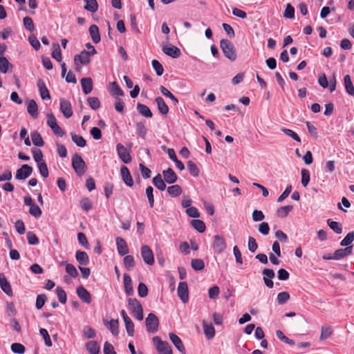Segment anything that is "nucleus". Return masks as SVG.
<instances>
[{
	"mask_svg": "<svg viewBox=\"0 0 354 354\" xmlns=\"http://www.w3.org/2000/svg\"><path fill=\"white\" fill-rule=\"evenodd\" d=\"M103 352L104 354H117L113 345L108 342H106L104 344Z\"/></svg>",
	"mask_w": 354,
	"mask_h": 354,
	"instance_id": "obj_64",
	"label": "nucleus"
},
{
	"mask_svg": "<svg viewBox=\"0 0 354 354\" xmlns=\"http://www.w3.org/2000/svg\"><path fill=\"white\" fill-rule=\"evenodd\" d=\"M169 339L175 347L183 354H185V348L182 340L174 333H169Z\"/></svg>",
	"mask_w": 354,
	"mask_h": 354,
	"instance_id": "obj_19",
	"label": "nucleus"
},
{
	"mask_svg": "<svg viewBox=\"0 0 354 354\" xmlns=\"http://www.w3.org/2000/svg\"><path fill=\"white\" fill-rule=\"evenodd\" d=\"M290 299V295L288 292L283 291L281 292L277 295V302L279 305L284 304L286 303Z\"/></svg>",
	"mask_w": 354,
	"mask_h": 354,
	"instance_id": "obj_48",
	"label": "nucleus"
},
{
	"mask_svg": "<svg viewBox=\"0 0 354 354\" xmlns=\"http://www.w3.org/2000/svg\"><path fill=\"white\" fill-rule=\"evenodd\" d=\"M53 50L52 52V57L57 62H60L62 59V53L59 45L58 44H54L53 46Z\"/></svg>",
	"mask_w": 354,
	"mask_h": 354,
	"instance_id": "obj_41",
	"label": "nucleus"
},
{
	"mask_svg": "<svg viewBox=\"0 0 354 354\" xmlns=\"http://www.w3.org/2000/svg\"><path fill=\"white\" fill-rule=\"evenodd\" d=\"M89 106L93 110H97L100 107V101L96 97H89L87 99Z\"/></svg>",
	"mask_w": 354,
	"mask_h": 354,
	"instance_id": "obj_44",
	"label": "nucleus"
},
{
	"mask_svg": "<svg viewBox=\"0 0 354 354\" xmlns=\"http://www.w3.org/2000/svg\"><path fill=\"white\" fill-rule=\"evenodd\" d=\"M111 91L113 95L122 96L124 95L123 91L120 88L118 84L113 82L111 84Z\"/></svg>",
	"mask_w": 354,
	"mask_h": 354,
	"instance_id": "obj_50",
	"label": "nucleus"
},
{
	"mask_svg": "<svg viewBox=\"0 0 354 354\" xmlns=\"http://www.w3.org/2000/svg\"><path fill=\"white\" fill-rule=\"evenodd\" d=\"M178 296L180 300L186 304L189 300V291L187 283L185 281L180 282L177 289Z\"/></svg>",
	"mask_w": 354,
	"mask_h": 354,
	"instance_id": "obj_10",
	"label": "nucleus"
},
{
	"mask_svg": "<svg viewBox=\"0 0 354 354\" xmlns=\"http://www.w3.org/2000/svg\"><path fill=\"white\" fill-rule=\"evenodd\" d=\"M75 257L78 263L82 266H86L89 262L88 256L85 252L77 251Z\"/></svg>",
	"mask_w": 354,
	"mask_h": 354,
	"instance_id": "obj_29",
	"label": "nucleus"
},
{
	"mask_svg": "<svg viewBox=\"0 0 354 354\" xmlns=\"http://www.w3.org/2000/svg\"><path fill=\"white\" fill-rule=\"evenodd\" d=\"M124 266L128 270H131L135 266L134 258L131 255H125L124 257Z\"/></svg>",
	"mask_w": 354,
	"mask_h": 354,
	"instance_id": "obj_40",
	"label": "nucleus"
},
{
	"mask_svg": "<svg viewBox=\"0 0 354 354\" xmlns=\"http://www.w3.org/2000/svg\"><path fill=\"white\" fill-rule=\"evenodd\" d=\"M89 33L95 44H98L100 41V35L97 26L95 24L91 25L89 28Z\"/></svg>",
	"mask_w": 354,
	"mask_h": 354,
	"instance_id": "obj_24",
	"label": "nucleus"
},
{
	"mask_svg": "<svg viewBox=\"0 0 354 354\" xmlns=\"http://www.w3.org/2000/svg\"><path fill=\"white\" fill-rule=\"evenodd\" d=\"M276 335H277V337L280 340L288 344V345L292 346L295 344V342L292 339H290L288 338L286 335H284V334L283 333V332L281 330H277L276 331Z\"/></svg>",
	"mask_w": 354,
	"mask_h": 354,
	"instance_id": "obj_52",
	"label": "nucleus"
},
{
	"mask_svg": "<svg viewBox=\"0 0 354 354\" xmlns=\"http://www.w3.org/2000/svg\"><path fill=\"white\" fill-rule=\"evenodd\" d=\"M152 341L159 354H173L171 348L167 342L162 341L158 336L153 337Z\"/></svg>",
	"mask_w": 354,
	"mask_h": 354,
	"instance_id": "obj_4",
	"label": "nucleus"
},
{
	"mask_svg": "<svg viewBox=\"0 0 354 354\" xmlns=\"http://www.w3.org/2000/svg\"><path fill=\"white\" fill-rule=\"evenodd\" d=\"M151 64L153 69L156 71L157 75H162L164 72V69L162 64L156 59L152 60Z\"/></svg>",
	"mask_w": 354,
	"mask_h": 354,
	"instance_id": "obj_58",
	"label": "nucleus"
},
{
	"mask_svg": "<svg viewBox=\"0 0 354 354\" xmlns=\"http://www.w3.org/2000/svg\"><path fill=\"white\" fill-rule=\"evenodd\" d=\"M31 138L34 145L37 147H42L44 145V142L40 133L37 131L31 133Z\"/></svg>",
	"mask_w": 354,
	"mask_h": 354,
	"instance_id": "obj_35",
	"label": "nucleus"
},
{
	"mask_svg": "<svg viewBox=\"0 0 354 354\" xmlns=\"http://www.w3.org/2000/svg\"><path fill=\"white\" fill-rule=\"evenodd\" d=\"M162 50L167 55L175 59L178 58L181 55L180 50L174 45L162 46Z\"/></svg>",
	"mask_w": 354,
	"mask_h": 354,
	"instance_id": "obj_13",
	"label": "nucleus"
},
{
	"mask_svg": "<svg viewBox=\"0 0 354 354\" xmlns=\"http://www.w3.org/2000/svg\"><path fill=\"white\" fill-rule=\"evenodd\" d=\"M83 334H84V337L87 339L93 338L96 335V333H95V330H93L88 326H84Z\"/></svg>",
	"mask_w": 354,
	"mask_h": 354,
	"instance_id": "obj_53",
	"label": "nucleus"
},
{
	"mask_svg": "<svg viewBox=\"0 0 354 354\" xmlns=\"http://www.w3.org/2000/svg\"><path fill=\"white\" fill-rule=\"evenodd\" d=\"M77 295L80 299L86 304H90L91 297L89 292L83 286H79L77 288Z\"/></svg>",
	"mask_w": 354,
	"mask_h": 354,
	"instance_id": "obj_18",
	"label": "nucleus"
},
{
	"mask_svg": "<svg viewBox=\"0 0 354 354\" xmlns=\"http://www.w3.org/2000/svg\"><path fill=\"white\" fill-rule=\"evenodd\" d=\"M9 66H12L6 57H0V71L3 73H6L8 71Z\"/></svg>",
	"mask_w": 354,
	"mask_h": 354,
	"instance_id": "obj_46",
	"label": "nucleus"
},
{
	"mask_svg": "<svg viewBox=\"0 0 354 354\" xmlns=\"http://www.w3.org/2000/svg\"><path fill=\"white\" fill-rule=\"evenodd\" d=\"M292 209V205H286L283 207H281L279 208L277 211V214L279 217L280 218H284L286 216L288 213Z\"/></svg>",
	"mask_w": 354,
	"mask_h": 354,
	"instance_id": "obj_47",
	"label": "nucleus"
},
{
	"mask_svg": "<svg viewBox=\"0 0 354 354\" xmlns=\"http://www.w3.org/2000/svg\"><path fill=\"white\" fill-rule=\"evenodd\" d=\"M213 239L214 252L217 254L222 253L227 247L225 239L219 235L214 236Z\"/></svg>",
	"mask_w": 354,
	"mask_h": 354,
	"instance_id": "obj_9",
	"label": "nucleus"
},
{
	"mask_svg": "<svg viewBox=\"0 0 354 354\" xmlns=\"http://www.w3.org/2000/svg\"><path fill=\"white\" fill-rule=\"evenodd\" d=\"M146 328L149 333H155L158 329L159 321L153 313H149L145 319Z\"/></svg>",
	"mask_w": 354,
	"mask_h": 354,
	"instance_id": "obj_5",
	"label": "nucleus"
},
{
	"mask_svg": "<svg viewBox=\"0 0 354 354\" xmlns=\"http://www.w3.org/2000/svg\"><path fill=\"white\" fill-rule=\"evenodd\" d=\"M91 61L88 53L84 50L79 55H75L74 64L75 68L77 71H81V66L80 64H88Z\"/></svg>",
	"mask_w": 354,
	"mask_h": 354,
	"instance_id": "obj_6",
	"label": "nucleus"
},
{
	"mask_svg": "<svg viewBox=\"0 0 354 354\" xmlns=\"http://www.w3.org/2000/svg\"><path fill=\"white\" fill-rule=\"evenodd\" d=\"M37 167H38L39 173L41 175V176H43L44 178H47L49 174H48V169L46 162L44 161L43 162L38 164Z\"/></svg>",
	"mask_w": 354,
	"mask_h": 354,
	"instance_id": "obj_61",
	"label": "nucleus"
},
{
	"mask_svg": "<svg viewBox=\"0 0 354 354\" xmlns=\"http://www.w3.org/2000/svg\"><path fill=\"white\" fill-rule=\"evenodd\" d=\"M60 110L66 118H71L73 114L71 102L64 98L60 99Z\"/></svg>",
	"mask_w": 354,
	"mask_h": 354,
	"instance_id": "obj_12",
	"label": "nucleus"
},
{
	"mask_svg": "<svg viewBox=\"0 0 354 354\" xmlns=\"http://www.w3.org/2000/svg\"><path fill=\"white\" fill-rule=\"evenodd\" d=\"M71 139L80 147H84L86 145V141L82 136L71 133Z\"/></svg>",
	"mask_w": 354,
	"mask_h": 354,
	"instance_id": "obj_39",
	"label": "nucleus"
},
{
	"mask_svg": "<svg viewBox=\"0 0 354 354\" xmlns=\"http://www.w3.org/2000/svg\"><path fill=\"white\" fill-rule=\"evenodd\" d=\"M104 324L108 326L113 335H118L119 333V323L118 319H111L110 322H104Z\"/></svg>",
	"mask_w": 354,
	"mask_h": 354,
	"instance_id": "obj_31",
	"label": "nucleus"
},
{
	"mask_svg": "<svg viewBox=\"0 0 354 354\" xmlns=\"http://www.w3.org/2000/svg\"><path fill=\"white\" fill-rule=\"evenodd\" d=\"M167 192L172 197H176L181 194L182 189L180 185H174L167 187Z\"/></svg>",
	"mask_w": 354,
	"mask_h": 354,
	"instance_id": "obj_38",
	"label": "nucleus"
},
{
	"mask_svg": "<svg viewBox=\"0 0 354 354\" xmlns=\"http://www.w3.org/2000/svg\"><path fill=\"white\" fill-rule=\"evenodd\" d=\"M162 175L165 182L169 184L174 183L177 180V176L171 168H168L162 171Z\"/></svg>",
	"mask_w": 354,
	"mask_h": 354,
	"instance_id": "obj_20",
	"label": "nucleus"
},
{
	"mask_svg": "<svg viewBox=\"0 0 354 354\" xmlns=\"http://www.w3.org/2000/svg\"><path fill=\"white\" fill-rule=\"evenodd\" d=\"M187 167L189 173L194 177H197L199 176L200 170L195 162L192 160H189L187 162Z\"/></svg>",
	"mask_w": 354,
	"mask_h": 354,
	"instance_id": "obj_36",
	"label": "nucleus"
},
{
	"mask_svg": "<svg viewBox=\"0 0 354 354\" xmlns=\"http://www.w3.org/2000/svg\"><path fill=\"white\" fill-rule=\"evenodd\" d=\"M32 170V167L30 165H23L21 168L17 170L15 178L17 180H25L31 175Z\"/></svg>",
	"mask_w": 354,
	"mask_h": 354,
	"instance_id": "obj_11",
	"label": "nucleus"
},
{
	"mask_svg": "<svg viewBox=\"0 0 354 354\" xmlns=\"http://www.w3.org/2000/svg\"><path fill=\"white\" fill-rule=\"evenodd\" d=\"M124 325L127 330V333L129 336L132 337L134 334V324L131 319L124 321Z\"/></svg>",
	"mask_w": 354,
	"mask_h": 354,
	"instance_id": "obj_56",
	"label": "nucleus"
},
{
	"mask_svg": "<svg viewBox=\"0 0 354 354\" xmlns=\"http://www.w3.org/2000/svg\"><path fill=\"white\" fill-rule=\"evenodd\" d=\"M141 175L143 178H149L151 176V171L147 167L144 165L142 163H140L139 165Z\"/></svg>",
	"mask_w": 354,
	"mask_h": 354,
	"instance_id": "obj_62",
	"label": "nucleus"
},
{
	"mask_svg": "<svg viewBox=\"0 0 354 354\" xmlns=\"http://www.w3.org/2000/svg\"><path fill=\"white\" fill-rule=\"evenodd\" d=\"M192 267L195 270H201L204 268L205 264L202 259H195L192 261Z\"/></svg>",
	"mask_w": 354,
	"mask_h": 354,
	"instance_id": "obj_55",
	"label": "nucleus"
},
{
	"mask_svg": "<svg viewBox=\"0 0 354 354\" xmlns=\"http://www.w3.org/2000/svg\"><path fill=\"white\" fill-rule=\"evenodd\" d=\"M124 290L127 295H132L133 293V288L132 286V281L131 277L127 274H124Z\"/></svg>",
	"mask_w": 354,
	"mask_h": 354,
	"instance_id": "obj_26",
	"label": "nucleus"
},
{
	"mask_svg": "<svg viewBox=\"0 0 354 354\" xmlns=\"http://www.w3.org/2000/svg\"><path fill=\"white\" fill-rule=\"evenodd\" d=\"M11 351L17 354H24L25 353V346L20 343H13L11 345Z\"/></svg>",
	"mask_w": 354,
	"mask_h": 354,
	"instance_id": "obj_49",
	"label": "nucleus"
},
{
	"mask_svg": "<svg viewBox=\"0 0 354 354\" xmlns=\"http://www.w3.org/2000/svg\"><path fill=\"white\" fill-rule=\"evenodd\" d=\"M136 129L137 134L142 139H145L147 134V129L145 123L143 122H137L136 124Z\"/></svg>",
	"mask_w": 354,
	"mask_h": 354,
	"instance_id": "obj_37",
	"label": "nucleus"
},
{
	"mask_svg": "<svg viewBox=\"0 0 354 354\" xmlns=\"http://www.w3.org/2000/svg\"><path fill=\"white\" fill-rule=\"evenodd\" d=\"M56 292L57 294V297L60 303L64 304L66 302L67 297L66 293L64 290V289L61 287H57Z\"/></svg>",
	"mask_w": 354,
	"mask_h": 354,
	"instance_id": "obj_51",
	"label": "nucleus"
},
{
	"mask_svg": "<svg viewBox=\"0 0 354 354\" xmlns=\"http://www.w3.org/2000/svg\"><path fill=\"white\" fill-rule=\"evenodd\" d=\"M220 47L224 55L230 61H234L236 59V50L230 41L226 39H221L220 41Z\"/></svg>",
	"mask_w": 354,
	"mask_h": 354,
	"instance_id": "obj_1",
	"label": "nucleus"
},
{
	"mask_svg": "<svg viewBox=\"0 0 354 354\" xmlns=\"http://www.w3.org/2000/svg\"><path fill=\"white\" fill-rule=\"evenodd\" d=\"M141 255L146 264L152 266L154 263L153 253L148 245H145L141 247Z\"/></svg>",
	"mask_w": 354,
	"mask_h": 354,
	"instance_id": "obj_8",
	"label": "nucleus"
},
{
	"mask_svg": "<svg viewBox=\"0 0 354 354\" xmlns=\"http://www.w3.org/2000/svg\"><path fill=\"white\" fill-rule=\"evenodd\" d=\"M283 16L286 18L292 19L295 17V8L294 7L290 5V3H288L286 5Z\"/></svg>",
	"mask_w": 354,
	"mask_h": 354,
	"instance_id": "obj_60",
	"label": "nucleus"
},
{
	"mask_svg": "<svg viewBox=\"0 0 354 354\" xmlns=\"http://www.w3.org/2000/svg\"><path fill=\"white\" fill-rule=\"evenodd\" d=\"M32 155H33V158L37 165L45 161L44 160H43V153L40 149H33Z\"/></svg>",
	"mask_w": 354,
	"mask_h": 354,
	"instance_id": "obj_54",
	"label": "nucleus"
},
{
	"mask_svg": "<svg viewBox=\"0 0 354 354\" xmlns=\"http://www.w3.org/2000/svg\"><path fill=\"white\" fill-rule=\"evenodd\" d=\"M39 333L44 337L45 344L47 346H51L52 342H51L50 337L47 330L45 328H41L39 330Z\"/></svg>",
	"mask_w": 354,
	"mask_h": 354,
	"instance_id": "obj_57",
	"label": "nucleus"
},
{
	"mask_svg": "<svg viewBox=\"0 0 354 354\" xmlns=\"http://www.w3.org/2000/svg\"><path fill=\"white\" fill-rule=\"evenodd\" d=\"M27 111L33 118H37L38 106L37 104L34 100H30L29 101L27 106Z\"/></svg>",
	"mask_w": 354,
	"mask_h": 354,
	"instance_id": "obj_27",
	"label": "nucleus"
},
{
	"mask_svg": "<svg viewBox=\"0 0 354 354\" xmlns=\"http://www.w3.org/2000/svg\"><path fill=\"white\" fill-rule=\"evenodd\" d=\"M203 326L204 333L208 339H212L215 335V330L212 324L207 323L205 320L203 321Z\"/></svg>",
	"mask_w": 354,
	"mask_h": 354,
	"instance_id": "obj_23",
	"label": "nucleus"
},
{
	"mask_svg": "<svg viewBox=\"0 0 354 354\" xmlns=\"http://www.w3.org/2000/svg\"><path fill=\"white\" fill-rule=\"evenodd\" d=\"M137 110L142 116L146 118H151L153 116L152 112L149 108L141 103L137 104Z\"/></svg>",
	"mask_w": 354,
	"mask_h": 354,
	"instance_id": "obj_30",
	"label": "nucleus"
},
{
	"mask_svg": "<svg viewBox=\"0 0 354 354\" xmlns=\"http://www.w3.org/2000/svg\"><path fill=\"white\" fill-rule=\"evenodd\" d=\"M263 281L267 287L272 288L273 287V281L272 279L274 277L275 274L273 270L265 268L263 270Z\"/></svg>",
	"mask_w": 354,
	"mask_h": 354,
	"instance_id": "obj_14",
	"label": "nucleus"
},
{
	"mask_svg": "<svg viewBox=\"0 0 354 354\" xmlns=\"http://www.w3.org/2000/svg\"><path fill=\"white\" fill-rule=\"evenodd\" d=\"M333 333L332 328L328 326H324L321 329L320 340L328 339Z\"/></svg>",
	"mask_w": 354,
	"mask_h": 354,
	"instance_id": "obj_42",
	"label": "nucleus"
},
{
	"mask_svg": "<svg viewBox=\"0 0 354 354\" xmlns=\"http://www.w3.org/2000/svg\"><path fill=\"white\" fill-rule=\"evenodd\" d=\"M84 9L91 12H95L98 9V4L96 0H84Z\"/></svg>",
	"mask_w": 354,
	"mask_h": 354,
	"instance_id": "obj_34",
	"label": "nucleus"
},
{
	"mask_svg": "<svg viewBox=\"0 0 354 354\" xmlns=\"http://www.w3.org/2000/svg\"><path fill=\"white\" fill-rule=\"evenodd\" d=\"M301 174V184L306 187L310 182V171L306 169H302Z\"/></svg>",
	"mask_w": 354,
	"mask_h": 354,
	"instance_id": "obj_45",
	"label": "nucleus"
},
{
	"mask_svg": "<svg viewBox=\"0 0 354 354\" xmlns=\"http://www.w3.org/2000/svg\"><path fill=\"white\" fill-rule=\"evenodd\" d=\"M37 87L39 88V93L42 100H47L50 98L49 91L46 86L43 80L39 79L37 80Z\"/></svg>",
	"mask_w": 354,
	"mask_h": 354,
	"instance_id": "obj_21",
	"label": "nucleus"
},
{
	"mask_svg": "<svg viewBox=\"0 0 354 354\" xmlns=\"http://www.w3.org/2000/svg\"><path fill=\"white\" fill-rule=\"evenodd\" d=\"M86 348L90 354H98L100 352V345L95 341L87 342Z\"/></svg>",
	"mask_w": 354,
	"mask_h": 354,
	"instance_id": "obj_32",
	"label": "nucleus"
},
{
	"mask_svg": "<svg viewBox=\"0 0 354 354\" xmlns=\"http://www.w3.org/2000/svg\"><path fill=\"white\" fill-rule=\"evenodd\" d=\"M116 245L118 252L120 255L124 256L129 252V250L126 241L121 237L116 238Z\"/></svg>",
	"mask_w": 354,
	"mask_h": 354,
	"instance_id": "obj_16",
	"label": "nucleus"
},
{
	"mask_svg": "<svg viewBox=\"0 0 354 354\" xmlns=\"http://www.w3.org/2000/svg\"><path fill=\"white\" fill-rule=\"evenodd\" d=\"M66 272L72 277L75 278L78 275V272L75 268V267L71 264L68 263L66 266Z\"/></svg>",
	"mask_w": 354,
	"mask_h": 354,
	"instance_id": "obj_63",
	"label": "nucleus"
},
{
	"mask_svg": "<svg viewBox=\"0 0 354 354\" xmlns=\"http://www.w3.org/2000/svg\"><path fill=\"white\" fill-rule=\"evenodd\" d=\"M72 167L78 176H82L86 171L87 167L79 154H75L72 157Z\"/></svg>",
	"mask_w": 354,
	"mask_h": 354,
	"instance_id": "obj_2",
	"label": "nucleus"
},
{
	"mask_svg": "<svg viewBox=\"0 0 354 354\" xmlns=\"http://www.w3.org/2000/svg\"><path fill=\"white\" fill-rule=\"evenodd\" d=\"M160 92L163 95L170 98L175 105L178 104V100L165 86H160Z\"/></svg>",
	"mask_w": 354,
	"mask_h": 354,
	"instance_id": "obj_43",
	"label": "nucleus"
},
{
	"mask_svg": "<svg viewBox=\"0 0 354 354\" xmlns=\"http://www.w3.org/2000/svg\"><path fill=\"white\" fill-rule=\"evenodd\" d=\"M129 310L133 313L134 317L139 321L143 319V310L140 301L135 298L128 299Z\"/></svg>",
	"mask_w": 354,
	"mask_h": 354,
	"instance_id": "obj_3",
	"label": "nucleus"
},
{
	"mask_svg": "<svg viewBox=\"0 0 354 354\" xmlns=\"http://www.w3.org/2000/svg\"><path fill=\"white\" fill-rule=\"evenodd\" d=\"M81 85L84 94L90 93L93 90V81L91 77H84L81 80Z\"/></svg>",
	"mask_w": 354,
	"mask_h": 354,
	"instance_id": "obj_22",
	"label": "nucleus"
},
{
	"mask_svg": "<svg viewBox=\"0 0 354 354\" xmlns=\"http://www.w3.org/2000/svg\"><path fill=\"white\" fill-rule=\"evenodd\" d=\"M155 101L157 104L159 112L162 115H167L169 112V107L166 104L163 98L161 97H157L155 99Z\"/></svg>",
	"mask_w": 354,
	"mask_h": 354,
	"instance_id": "obj_25",
	"label": "nucleus"
},
{
	"mask_svg": "<svg viewBox=\"0 0 354 354\" xmlns=\"http://www.w3.org/2000/svg\"><path fill=\"white\" fill-rule=\"evenodd\" d=\"M0 286L2 290L8 296L12 295V290L10 283L7 280L5 275L2 273L0 274Z\"/></svg>",
	"mask_w": 354,
	"mask_h": 354,
	"instance_id": "obj_17",
	"label": "nucleus"
},
{
	"mask_svg": "<svg viewBox=\"0 0 354 354\" xmlns=\"http://www.w3.org/2000/svg\"><path fill=\"white\" fill-rule=\"evenodd\" d=\"M354 240V232H351L347 234L344 239L341 241L342 246H348Z\"/></svg>",
	"mask_w": 354,
	"mask_h": 354,
	"instance_id": "obj_59",
	"label": "nucleus"
},
{
	"mask_svg": "<svg viewBox=\"0 0 354 354\" xmlns=\"http://www.w3.org/2000/svg\"><path fill=\"white\" fill-rule=\"evenodd\" d=\"M120 173L124 183L127 186L132 187L133 185V180L127 167L122 166L120 169Z\"/></svg>",
	"mask_w": 354,
	"mask_h": 354,
	"instance_id": "obj_15",
	"label": "nucleus"
},
{
	"mask_svg": "<svg viewBox=\"0 0 354 354\" xmlns=\"http://www.w3.org/2000/svg\"><path fill=\"white\" fill-rule=\"evenodd\" d=\"M344 84L346 88V92L350 95H354V86L353 85L351 76L349 75H346L344 77Z\"/></svg>",
	"mask_w": 354,
	"mask_h": 354,
	"instance_id": "obj_28",
	"label": "nucleus"
},
{
	"mask_svg": "<svg viewBox=\"0 0 354 354\" xmlns=\"http://www.w3.org/2000/svg\"><path fill=\"white\" fill-rule=\"evenodd\" d=\"M116 149L118 156L123 162L128 164L131 162V156L128 149L123 145H122L121 143H118L116 145Z\"/></svg>",
	"mask_w": 354,
	"mask_h": 354,
	"instance_id": "obj_7",
	"label": "nucleus"
},
{
	"mask_svg": "<svg viewBox=\"0 0 354 354\" xmlns=\"http://www.w3.org/2000/svg\"><path fill=\"white\" fill-rule=\"evenodd\" d=\"M153 184L158 189L163 191L166 188V185L165 181L162 180V176L160 174L153 177L152 180Z\"/></svg>",
	"mask_w": 354,
	"mask_h": 354,
	"instance_id": "obj_33",
	"label": "nucleus"
}]
</instances>
